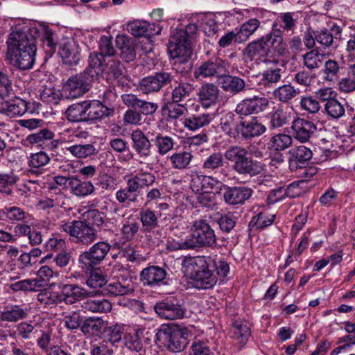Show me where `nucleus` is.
Masks as SVG:
<instances>
[{"label":"nucleus","mask_w":355,"mask_h":355,"mask_svg":"<svg viewBox=\"0 0 355 355\" xmlns=\"http://www.w3.org/2000/svg\"><path fill=\"white\" fill-rule=\"evenodd\" d=\"M36 38L42 41L46 51H55L57 40L46 23L15 26L6 41V58L9 63L19 70L31 69L35 61Z\"/></svg>","instance_id":"f257e3e1"},{"label":"nucleus","mask_w":355,"mask_h":355,"mask_svg":"<svg viewBox=\"0 0 355 355\" xmlns=\"http://www.w3.org/2000/svg\"><path fill=\"white\" fill-rule=\"evenodd\" d=\"M182 268L186 276L193 280L196 287L208 289L214 287L217 282V276L214 272L223 277H227L230 266L224 261L216 262L209 256H196L185 257L182 262Z\"/></svg>","instance_id":"f03ea898"},{"label":"nucleus","mask_w":355,"mask_h":355,"mask_svg":"<svg viewBox=\"0 0 355 355\" xmlns=\"http://www.w3.org/2000/svg\"><path fill=\"white\" fill-rule=\"evenodd\" d=\"M224 157L233 163L232 169L243 176L254 177L264 170L265 165L262 162L254 159L245 148L238 146L228 148Z\"/></svg>","instance_id":"7ed1b4c3"},{"label":"nucleus","mask_w":355,"mask_h":355,"mask_svg":"<svg viewBox=\"0 0 355 355\" xmlns=\"http://www.w3.org/2000/svg\"><path fill=\"white\" fill-rule=\"evenodd\" d=\"M197 30L196 24L190 23L184 29L177 28L172 32L168 46L171 57L180 59L182 62L190 58L192 43Z\"/></svg>","instance_id":"20e7f679"},{"label":"nucleus","mask_w":355,"mask_h":355,"mask_svg":"<svg viewBox=\"0 0 355 355\" xmlns=\"http://www.w3.org/2000/svg\"><path fill=\"white\" fill-rule=\"evenodd\" d=\"M12 80L8 75L0 70V113L9 117L21 116L27 112H32L29 103L21 98H15L12 101H7L6 97L12 94Z\"/></svg>","instance_id":"39448f33"},{"label":"nucleus","mask_w":355,"mask_h":355,"mask_svg":"<svg viewBox=\"0 0 355 355\" xmlns=\"http://www.w3.org/2000/svg\"><path fill=\"white\" fill-rule=\"evenodd\" d=\"M60 230L68 234L76 243L88 245L96 239L97 232L87 223L80 220L61 221Z\"/></svg>","instance_id":"423d86ee"},{"label":"nucleus","mask_w":355,"mask_h":355,"mask_svg":"<svg viewBox=\"0 0 355 355\" xmlns=\"http://www.w3.org/2000/svg\"><path fill=\"white\" fill-rule=\"evenodd\" d=\"M159 335L163 336L168 350L179 352L186 347L188 338L192 336V333L187 327L166 326L159 331Z\"/></svg>","instance_id":"0eeeda50"},{"label":"nucleus","mask_w":355,"mask_h":355,"mask_svg":"<svg viewBox=\"0 0 355 355\" xmlns=\"http://www.w3.org/2000/svg\"><path fill=\"white\" fill-rule=\"evenodd\" d=\"M190 241L188 246L193 249L199 247H212L216 243L214 231L205 220L195 221L191 227V234L189 236Z\"/></svg>","instance_id":"6e6552de"},{"label":"nucleus","mask_w":355,"mask_h":355,"mask_svg":"<svg viewBox=\"0 0 355 355\" xmlns=\"http://www.w3.org/2000/svg\"><path fill=\"white\" fill-rule=\"evenodd\" d=\"M110 250V245L107 242H98L87 251L79 255V267L85 272H89L98 266Z\"/></svg>","instance_id":"1a4fd4ad"},{"label":"nucleus","mask_w":355,"mask_h":355,"mask_svg":"<svg viewBox=\"0 0 355 355\" xmlns=\"http://www.w3.org/2000/svg\"><path fill=\"white\" fill-rule=\"evenodd\" d=\"M261 38L269 57L288 54V44L284 40L283 32L280 28H276V24H272L271 31Z\"/></svg>","instance_id":"9d476101"},{"label":"nucleus","mask_w":355,"mask_h":355,"mask_svg":"<svg viewBox=\"0 0 355 355\" xmlns=\"http://www.w3.org/2000/svg\"><path fill=\"white\" fill-rule=\"evenodd\" d=\"M173 79L171 73L159 71L144 78L139 84L140 90L145 94L159 92L164 86L171 83Z\"/></svg>","instance_id":"9b49d317"},{"label":"nucleus","mask_w":355,"mask_h":355,"mask_svg":"<svg viewBox=\"0 0 355 355\" xmlns=\"http://www.w3.org/2000/svg\"><path fill=\"white\" fill-rule=\"evenodd\" d=\"M132 148L138 155L141 163L147 162L152 155V144L148 137L140 129L130 133Z\"/></svg>","instance_id":"f8f14e48"},{"label":"nucleus","mask_w":355,"mask_h":355,"mask_svg":"<svg viewBox=\"0 0 355 355\" xmlns=\"http://www.w3.org/2000/svg\"><path fill=\"white\" fill-rule=\"evenodd\" d=\"M226 72L225 62L220 58H211L203 62L195 69L194 76L196 78H214L219 80L223 74Z\"/></svg>","instance_id":"ddd939ff"},{"label":"nucleus","mask_w":355,"mask_h":355,"mask_svg":"<svg viewBox=\"0 0 355 355\" xmlns=\"http://www.w3.org/2000/svg\"><path fill=\"white\" fill-rule=\"evenodd\" d=\"M91 78L87 73H80L70 78L64 86L69 98H77L89 90Z\"/></svg>","instance_id":"4468645a"},{"label":"nucleus","mask_w":355,"mask_h":355,"mask_svg":"<svg viewBox=\"0 0 355 355\" xmlns=\"http://www.w3.org/2000/svg\"><path fill=\"white\" fill-rule=\"evenodd\" d=\"M268 99L264 96H253L239 103L235 112L240 115L248 116L263 112L268 106Z\"/></svg>","instance_id":"2eb2a0df"},{"label":"nucleus","mask_w":355,"mask_h":355,"mask_svg":"<svg viewBox=\"0 0 355 355\" xmlns=\"http://www.w3.org/2000/svg\"><path fill=\"white\" fill-rule=\"evenodd\" d=\"M62 300L67 304H72L87 297L94 296L96 291H88L84 288L74 284H62L60 285Z\"/></svg>","instance_id":"dca6fc26"},{"label":"nucleus","mask_w":355,"mask_h":355,"mask_svg":"<svg viewBox=\"0 0 355 355\" xmlns=\"http://www.w3.org/2000/svg\"><path fill=\"white\" fill-rule=\"evenodd\" d=\"M155 313L162 319L177 320L184 317V309L175 300H166L154 306Z\"/></svg>","instance_id":"f3484780"},{"label":"nucleus","mask_w":355,"mask_h":355,"mask_svg":"<svg viewBox=\"0 0 355 355\" xmlns=\"http://www.w3.org/2000/svg\"><path fill=\"white\" fill-rule=\"evenodd\" d=\"M121 99L126 106L139 110L141 115H152L159 107L157 103L140 99L133 94H123Z\"/></svg>","instance_id":"a211bd4d"},{"label":"nucleus","mask_w":355,"mask_h":355,"mask_svg":"<svg viewBox=\"0 0 355 355\" xmlns=\"http://www.w3.org/2000/svg\"><path fill=\"white\" fill-rule=\"evenodd\" d=\"M291 130L293 137L297 140L306 142L316 131V125L307 119L297 118L292 122Z\"/></svg>","instance_id":"6ab92c4d"},{"label":"nucleus","mask_w":355,"mask_h":355,"mask_svg":"<svg viewBox=\"0 0 355 355\" xmlns=\"http://www.w3.org/2000/svg\"><path fill=\"white\" fill-rule=\"evenodd\" d=\"M58 53L62 62L67 65H76L80 59L79 46L73 40L64 41L61 43Z\"/></svg>","instance_id":"aec40b11"},{"label":"nucleus","mask_w":355,"mask_h":355,"mask_svg":"<svg viewBox=\"0 0 355 355\" xmlns=\"http://www.w3.org/2000/svg\"><path fill=\"white\" fill-rule=\"evenodd\" d=\"M166 275V272L163 268L153 266L144 268L140 277L144 284L155 287L165 284Z\"/></svg>","instance_id":"412c9836"},{"label":"nucleus","mask_w":355,"mask_h":355,"mask_svg":"<svg viewBox=\"0 0 355 355\" xmlns=\"http://www.w3.org/2000/svg\"><path fill=\"white\" fill-rule=\"evenodd\" d=\"M252 194V190L246 187H227L224 193L225 201L229 205H239L245 202Z\"/></svg>","instance_id":"4be33fe9"},{"label":"nucleus","mask_w":355,"mask_h":355,"mask_svg":"<svg viewBox=\"0 0 355 355\" xmlns=\"http://www.w3.org/2000/svg\"><path fill=\"white\" fill-rule=\"evenodd\" d=\"M116 45L121 51V58L125 62L132 61L136 57V44L133 38L128 35H117Z\"/></svg>","instance_id":"5701e85b"},{"label":"nucleus","mask_w":355,"mask_h":355,"mask_svg":"<svg viewBox=\"0 0 355 355\" xmlns=\"http://www.w3.org/2000/svg\"><path fill=\"white\" fill-rule=\"evenodd\" d=\"M197 95L202 105L207 108L218 102L219 89L214 84L207 83L200 87Z\"/></svg>","instance_id":"b1692460"},{"label":"nucleus","mask_w":355,"mask_h":355,"mask_svg":"<svg viewBox=\"0 0 355 355\" xmlns=\"http://www.w3.org/2000/svg\"><path fill=\"white\" fill-rule=\"evenodd\" d=\"M105 291L114 296L130 293L133 291L132 277L128 276L125 271V275L121 276V282L117 280L107 284Z\"/></svg>","instance_id":"393cba45"},{"label":"nucleus","mask_w":355,"mask_h":355,"mask_svg":"<svg viewBox=\"0 0 355 355\" xmlns=\"http://www.w3.org/2000/svg\"><path fill=\"white\" fill-rule=\"evenodd\" d=\"M289 155L290 167L297 168L306 164L311 159L313 153L310 148L301 145L291 148Z\"/></svg>","instance_id":"a878e982"},{"label":"nucleus","mask_w":355,"mask_h":355,"mask_svg":"<svg viewBox=\"0 0 355 355\" xmlns=\"http://www.w3.org/2000/svg\"><path fill=\"white\" fill-rule=\"evenodd\" d=\"M241 121H242V119L237 117L234 113L227 112L221 116L220 125L226 135L232 138H236L241 131Z\"/></svg>","instance_id":"bb28decb"},{"label":"nucleus","mask_w":355,"mask_h":355,"mask_svg":"<svg viewBox=\"0 0 355 355\" xmlns=\"http://www.w3.org/2000/svg\"><path fill=\"white\" fill-rule=\"evenodd\" d=\"M71 182L69 191L74 196L83 198L94 193L96 189L91 181H83L77 176L73 175Z\"/></svg>","instance_id":"cd10ccee"},{"label":"nucleus","mask_w":355,"mask_h":355,"mask_svg":"<svg viewBox=\"0 0 355 355\" xmlns=\"http://www.w3.org/2000/svg\"><path fill=\"white\" fill-rule=\"evenodd\" d=\"M215 114L211 112H203L192 114L183 121V124L189 130L195 131L209 125L214 119Z\"/></svg>","instance_id":"c85d7f7f"},{"label":"nucleus","mask_w":355,"mask_h":355,"mask_svg":"<svg viewBox=\"0 0 355 355\" xmlns=\"http://www.w3.org/2000/svg\"><path fill=\"white\" fill-rule=\"evenodd\" d=\"M250 335V331L248 325L239 321L234 322L231 329V338L234 342V346L237 351H240L244 347Z\"/></svg>","instance_id":"c756f323"},{"label":"nucleus","mask_w":355,"mask_h":355,"mask_svg":"<svg viewBox=\"0 0 355 355\" xmlns=\"http://www.w3.org/2000/svg\"><path fill=\"white\" fill-rule=\"evenodd\" d=\"M218 83L223 91L234 95L242 92L245 87L243 79L230 75L223 74Z\"/></svg>","instance_id":"7c9ffc66"},{"label":"nucleus","mask_w":355,"mask_h":355,"mask_svg":"<svg viewBox=\"0 0 355 355\" xmlns=\"http://www.w3.org/2000/svg\"><path fill=\"white\" fill-rule=\"evenodd\" d=\"M240 133L245 138L257 137L263 134L266 128L257 117L241 121Z\"/></svg>","instance_id":"2f4dec72"},{"label":"nucleus","mask_w":355,"mask_h":355,"mask_svg":"<svg viewBox=\"0 0 355 355\" xmlns=\"http://www.w3.org/2000/svg\"><path fill=\"white\" fill-rule=\"evenodd\" d=\"M27 315L28 310L23 306L8 304L0 313V320L5 322H16L26 318Z\"/></svg>","instance_id":"473e14b6"},{"label":"nucleus","mask_w":355,"mask_h":355,"mask_svg":"<svg viewBox=\"0 0 355 355\" xmlns=\"http://www.w3.org/2000/svg\"><path fill=\"white\" fill-rule=\"evenodd\" d=\"M87 121L101 120L113 113V110L98 101H87Z\"/></svg>","instance_id":"72a5a7b5"},{"label":"nucleus","mask_w":355,"mask_h":355,"mask_svg":"<svg viewBox=\"0 0 355 355\" xmlns=\"http://www.w3.org/2000/svg\"><path fill=\"white\" fill-rule=\"evenodd\" d=\"M150 24L145 20L134 19L127 24V30L132 35L135 37L150 36L153 34H159L161 27L157 26V30L155 33L150 30Z\"/></svg>","instance_id":"f704fd0d"},{"label":"nucleus","mask_w":355,"mask_h":355,"mask_svg":"<svg viewBox=\"0 0 355 355\" xmlns=\"http://www.w3.org/2000/svg\"><path fill=\"white\" fill-rule=\"evenodd\" d=\"M66 196L60 190L58 191H49L47 196L39 200L37 205L40 209L46 210L48 209L63 207Z\"/></svg>","instance_id":"c9c22d12"},{"label":"nucleus","mask_w":355,"mask_h":355,"mask_svg":"<svg viewBox=\"0 0 355 355\" xmlns=\"http://www.w3.org/2000/svg\"><path fill=\"white\" fill-rule=\"evenodd\" d=\"M105 326V321L101 318L86 319L80 327L81 331L88 336H101Z\"/></svg>","instance_id":"e433bc0d"},{"label":"nucleus","mask_w":355,"mask_h":355,"mask_svg":"<svg viewBox=\"0 0 355 355\" xmlns=\"http://www.w3.org/2000/svg\"><path fill=\"white\" fill-rule=\"evenodd\" d=\"M124 67L119 60L109 59L105 65L103 67V77L110 83L119 78L123 75Z\"/></svg>","instance_id":"4c0bfd02"},{"label":"nucleus","mask_w":355,"mask_h":355,"mask_svg":"<svg viewBox=\"0 0 355 355\" xmlns=\"http://www.w3.org/2000/svg\"><path fill=\"white\" fill-rule=\"evenodd\" d=\"M160 214L148 208L141 209L139 211V219L144 232H150L159 226Z\"/></svg>","instance_id":"58836bf2"},{"label":"nucleus","mask_w":355,"mask_h":355,"mask_svg":"<svg viewBox=\"0 0 355 355\" xmlns=\"http://www.w3.org/2000/svg\"><path fill=\"white\" fill-rule=\"evenodd\" d=\"M245 55L252 60H262L269 57L261 38L250 42L244 51Z\"/></svg>","instance_id":"ea45409f"},{"label":"nucleus","mask_w":355,"mask_h":355,"mask_svg":"<svg viewBox=\"0 0 355 355\" xmlns=\"http://www.w3.org/2000/svg\"><path fill=\"white\" fill-rule=\"evenodd\" d=\"M87 101L70 105L66 111L67 119L72 122L87 121Z\"/></svg>","instance_id":"a19ab883"},{"label":"nucleus","mask_w":355,"mask_h":355,"mask_svg":"<svg viewBox=\"0 0 355 355\" xmlns=\"http://www.w3.org/2000/svg\"><path fill=\"white\" fill-rule=\"evenodd\" d=\"M137 192L136 189L128 180L127 187L118 190L115 193V197L119 203L127 207L131 203L136 202L138 200V194H137Z\"/></svg>","instance_id":"79ce46f5"},{"label":"nucleus","mask_w":355,"mask_h":355,"mask_svg":"<svg viewBox=\"0 0 355 355\" xmlns=\"http://www.w3.org/2000/svg\"><path fill=\"white\" fill-rule=\"evenodd\" d=\"M73 157L77 159H86L96 154V149L92 144H73L66 148Z\"/></svg>","instance_id":"37998d69"},{"label":"nucleus","mask_w":355,"mask_h":355,"mask_svg":"<svg viewBox=\"0 0 355 355\" xmlns=\"http://www.w3.org/2000/svg\"><path fill=\"white\" fill-rule=\"evenodd\" d=\"M261 22L255 19L251 18L244 22L239 28L236 29L238 43H242L252 35L258 28L260 26Z\"/></svg>","instance_id":"c03bdc74"},{"label":"nucleus","mask_w":355,"mask_h":355,"mask_svg":"<svg viewBox=\"0 0 355 355\" xmlns=\"http://www.w3.org/2000/svg\"><path fill=\"white\" fill-rule=\"evenodd\" d=\"M137 192L149 187L155 182V176L148 172L139 173L128 180Z\"/></svg>","instance_id":"a18cd8bd"},{"label":"nucleus","mask_w":355,"mask_h":355,"mask_svg":"<svg viewBox=\"0 0 355 355\" xmlns=\"http://www.w3.org/2000/svg\"><path fill=\"white\" fill-rule=\"evenodd\" d=\"M299 94V91L290 84L276 88L272 96L275 99L282 103H288Z\"/></svg>","instance_id":"49530a36"},{"label":"nucleus","mask_w":355,"mask_h":355,"mask_svg":"<svg viewBox=\"0 0 355 355\" xmlns=\"http://www.w3.org/2000/svg\"><path fill=\"white\" fill-rule=\"evenodd\" d=\"M123 330L122 324H115L109 327L105 325L103 332V340L114 345L121 341Z\"/></svg>","instance_id":"de8ad7c7"},{"label":"nucleus","mask_w":355,"mask_h":355,"mask_svg":"<svg viewBox=\"0 0 355 355\" xmlns=\"http://www.w3.org/2000/svg\"><path fill=\"white\" fill-rule=\"evenodd\" d=\"M269 127L271 129L278 128L287 124L290 120L289 114L282 107H278L277 110L268 114Z\"/></svg>","instance_id":"09e8293b"},{"label":"nucleus","mask_w":355,"mask_h":355,"mask_svg":"<svg viewBox=\"0 0 355 355\" xmlns=\"http://www.w3.org/2000/svg\"><path fill=\"white\" fill-rule=\"evenodd\" d=\"M324 54L320 53L317 49H312L303 55V64L309 69H318L324 59Z\"/></svg>","instance_id":"8fccbe9b"},{"label":"nucleus","mask_w":355,"mask_h":355,"mask_svg":"<svg viewBox=\"0 0 355 355\" xmlns=\"http://www.w3.org/2000/svg\"><path fill=\"white\" fill-rule=\"evenodd\" d=\"M153 141L157 151L160 155H166L173 148L175 144L173 137L168 135H163L161 133L156 135Z\"/></svg>","instance_id":"3c124183"},{"label":"nucleus","mask_w":355,"mask_h":355,"mask_svg":"<svg viewBox=\"0 0 355 355\" xmlns=\"http://www.w3.org/2000/svg\"><path fill=\"white\" fill-rule=\"evenodd\" d=\"M83 307L92 313H107L112 309V304L106 299L87 300L83 303Z\"/></svg>","instance_id":"603ef678"},{"label":"nucleus","mask_w":355,"mask_h":355,"mask_svg":"<svg viewBox=\"0 0 355 355\" xmlns=\"http://www.w3.org/2000/svg\"><path fill=\"white\" fill-rule=\"evenodd\" d=\"M37 300L45 306H51L62 302L61 292L53 291L51 286L41 291L37 295Z\"/></svg>","instance_id":"864d4df0"},{"label":"nucleus","mask_w":355,"mask_h":355,"mask_svg":"<svg viewBox=\"0 0 355 355\" xmlns=\"http://www.w3.org/2000/svg\"><path fill=\"white\" fill-rule=\"evenodd\" d=\"M139 224L137 218L130 215L122 223L121 233L127 240L132 239L139 230Z\"/></svg>","instance_id":"5fc2aeb1"},{"label":"nucleus","mask_w":355,"mask_h":355,"mask_svg":"<svg viewBox=\"0 0 355 355\" xmlns=\"http://www.w3.org/2000/svg\"><path fill=\"white\" fill-rule=\"evenodd\" d=\"M194 87L191 84L182 82L175 86L171 92L173 103H180L188 98L193 91Z\"/></svg>","instance_id":"6e6d98bb"},{"label":"nucleus","mask_w":355,"mask_h":355,"mask_svg":"<svg viewBox=\"0 0 355 355\" xmlns=\"http://www.w3.org/2000/svg\"><path fill=\"white\" fill-rule=\"evenodd\" d=\"M192 158L193 155L191 153L182 151L173 154L169 157V160L173 168L182 170L188 166Z\"/></svg>","instance_id":"4d7b16f0"},{"label":"nucleus","mask_w":355,"mask_h":355,"mask_svg":"<svg viewBox=\"0 0 355 355\" xmlns=\"http://www.w3.org/2000/svg\"><path fill=\"white\" fill-rule=\"evenodd\" d=\"M223 155L220 153H214L202 162V168L207 171H214L223 166Z\"/></svg>","instance_id":"13d9d810"},{"label":"nucleus","mask_w":355,"mask_h":355,"mask_svg":"<svg viewBox=\"0 0 355 355\" xmlns=\"http://www.w3.org/2000/svg\"><path fill=\"white\" fill-rule=\"evenodd\" d=\"M86 281V285L93 289L98 290L105 286L107 283L106 277L99 269H93Z\"/></svg>","instance_id":"bf43d9fd"},{"label":"nucleus","mask_w":355,"mask_h":355,"mask_svg":"<svg viewBox=\"0 0 355 355\" xmlns=\"http://www.w3.org/2000/svg\"><path fill=\"white\" fill-rule=\"evenodd\" d=\"M275 218V216L274 214L261 212L252 218L249 226L252 228L263 229L271 225L274 222Z\"/></svg>","instance_id":"052dcab7"},{"label":"nucleus","mask_w":355,"mask_h":355,"mask_svg":"<svg viewBox=\"0 0 355 355\" xmlns=\"http://www.w3.org/2000/svg\"><path fill=\"white\" fill-rule=\"evenodd\" d=\"M294 16V12H287L279 13L273 24H276V28H277L279 25L284 31H293L296 26V20Z\"/></svg>","instance_id":"680f3d73"},{"label":"nucleus","mask_w":355,"mask_h":355,"mask_svg":"<svg viewBox=\"0 0 355 355\" xmlns=\"http://www.w3.org/2000/svg\"><path fill=\"white\" fill-rule=\"evenodd\" d=\"M293 139L286 134H277L271 137L269 146L275 150H283L292 144Z\"/></svg>","instance_id":"e2e57ef3"},{"label":"nucleus","mask_w":355,"mask_h":355,"mask_svg":"<svg viewBox=\"0 0 355 355\" xmlns=\"http://www.w3.org/2000/svg\"><path fill=\"white\" fill-rule=\"evenodd\" d=\"M18 181V177L10 172L8 173H0V192L10 195L12 193V187Z\"/></svg>","instance_id":"0e129e2a"},{"label":"nucleus","mask_w":355,"mask_h":355,"mask_svg":"<svg viewBox=\"0 0 355 355\" xmlns=\"http://www.w3.org/2000/svg\"><path fill=\"white\" fill-rule=\"evenodd\" d=\"M61 96L60 90L51 87H44L40 92L41 100L50 105L58 104Z\"/></svg>","instance_id":"69168bd1"},{"label":"nucleus","mask_w":355,"mask_h":355,"mask_svg":"<svg viewBox=\"0 0 355 355\" xmlns=\"http://www.w3.org/2000/svg\"><path fill=\"white\" fill-rule=\"evenodd\" d=\"M58 275L59 273L58 272H54L51 267L45 265L40 268L37 271V277L34 279L37 282V284L40 289L44 286L54 275L58 276Z\"/></svg>","instance_id":"338daca9"},{"label":"nucleus","mask_w":355,"mask_h":355,"mask_svg":"<svg viewBox=\"0 0 355 355\" xmlns=\"http://www.w3.org/2000/svg\"><path fill=\"white\" fill-rule=\"evenodd\" d=\"M54 133L48 130L42 129L35 133L27 136L26 141L30 144H39L42 145L45 141L51 140L53 139Z\"/></svg>","instance_id":"774afa93"}]
</instances>
